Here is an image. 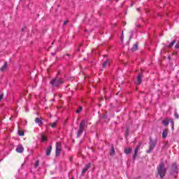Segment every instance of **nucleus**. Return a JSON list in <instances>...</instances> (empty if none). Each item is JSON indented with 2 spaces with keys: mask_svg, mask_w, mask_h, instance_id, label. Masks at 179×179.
Segmentation results:
<instances>
[{
  "mask_svg": "<svg viewBox=\"0 0 179 179\" xmlns=\"http://www.w3.org/2000/svg\"><path fill=\"white\" fill-rule=\"evenodd\" d=\"M47 141V137L45 136H42V142Z\"/></svg>",
  "mask_w": 179,
  "mask_h": 179,
  "instance_id": "nucleus-24",
  "label": "nucleus"
},
{
  "mask_svg": "<svg viewBox=\"0 0 179 179\" xmlns=\"http://www.w3.org/2000/svg\"><path fill=\"white\" fill-rule=\"evenodd\" d=\"M141 144H138L136 149H134V154L133 155V161L136 160V157H137V152H138V150L140 149Z\"/></svg>",
  "mask_w": 179,
  "mask_h": 179,
  "instance_id": "nucleus-9",
  "label": "nucleus"
},
{
  "mask_svg": "<svg viewBox=\"0 0 179 179\" xmlns=\"http://www.w3.org/2000/svg\"><path fill=\"white\" fill-rule=\"evenodd\" d=\"M176 171H177V164H173L170 168V176H173V173Z\"/></svg>",
  "mask_w": 179,
  "mask_h": 179,
  "instance_id": "nucleus-7",
  "label": "nucleus"
},
{
  "mask_svg": "<svg viewBox=\"0 0 179 179\" xmlns=\"http://www.w3.org/2000/svg\"><path fill=\"white\" fill-rule=\"evenodd\" d=\"M64 83V80L62 78H58L57 77H55V78H52L50 81V85H51L52 87H58L61 86Z\"/></svg>",
  "mask_w": 179,
  "mask_h": 179,
  "instance_id": "nucleus-2",
  "label": "nucleus"
},
{
  "mask_svg": "<svg viewBox=\"0 0 179 179\" xmlns=\"http://www.w3.org/2000/svg\"><path fill=\"white\" fill-rule=\"evenodd\" d=\"M155 147L156 141H153L152 138H150V143H148V150L146 151V153L150 154Z\"/></svg>",
  "mask_w": 179,
  "mask_h": 179,
  "instance_id": "nucleus-3",
  "label": "nucleus"
},
{
  "mask_svg": "<svg viewBox=\"0 0 179 179\" xmlns=\"http://www.w3.org/2000/svg\"><path fill=\"white\" fill-rule=\"evenodd\" d=\"M110 66V60L109 59L106 60V62H104L103 63V69H106L107 66Z\"/></svg>",
  "mask_w": 179,
  "mask_h": 179,
  "instance_id": "nucleus-12",
  "label": "nucleus"
},
{
  "mask_svg": "<svg viewBox=\"0 0 179 179\" xmlns=\"http://www.w3.org/2000/svg\"><path fill=\"white\" fill-rule=\"evenodd\" d=\"M50 126L51 127V128L54 129L57 127V122H54L50 124Z\"/></svg>",
  "mask_w": 179,
  "mask_h": 179,
  "instance_id": "nucleus-19",
  "label": "nucleus"
},
{
  "mask_svg": "<svg viewBox=\"0 0 179 179\" xmlns=\"http://www.w3.org/2000/svg\"><path fill=\"white\" fill-rule=\"evenodd\" d=\"M61 154V143L58 142L55 145V157L59 156Z\"/></svg>",
  "mask_w": 179,
  "mask_h": 179,
  "instance_id": "nucleus-6",
  "label": "nucleus"
},
{
  "mask_svg": "<svg viewBox=\"0 0 179 179\" xmlns=\"http://www.w3.org/2000/svg\"><path fill=\"white\" fill-rule=\"evenodd\" d=\"M52 150V146L50 145L48 148H47V156H50L51 155V150Z\"/></svg>",
  "mask_w": 179,
  "mask_h": 179,
  "instance_id": "nucleus-16",
  "label": "nucleus"
},
{
  "mask_svg": "<svg viewBox=\"0 0 179 179\" xmlns=\"http://www.w3.org/2000/svg\"><path fill=\"white\" fill-rule=\"evenodd\" d=\"M8 66V64L6 63V62H5L3 63V66H2L0 69V71L1 72H3L5 70H6V66Z\"/></svg>",
  "mask_w": 179,
  "mask_h": 179,
  "instance_id": "nucleus-15",
  "label": "nucleus"
},
{
  "mask_svg": "<svg viewBox=\"0 0 179 179\" xmlns=\"http://www.w3.org/2000/svg\"><path fill=\"white\" fill-rule=\"evenodd\" d=\"M138 50L137 44H134L133 45V48H131V51L134 52Z\"/></svg>",
  "mask_w": 179,
  "mask_h": 179,
  "instance_id": "nucleus-21",
  "label": "nucleus"
},
{
  "mask_svg": "<svg viewBox=\"0 0 179 179\" xmlns=\"http://www.w3.org/2000/svg\"><path fill=\"white\" fill-rule=\"evenodd\" d=\"M39 164V162L36 161L35 162V168L38 167V165Z\"/></svg>",
  "mask_w": 179,
  "mask_h": 179,
  "instance_id": "nucleus-27",
  "label": "nucleus"
},
{
  "mask_svg": "<svg viewBox=\"0 0 179 179\" xmlns=\"http://www.w3.org/2000/svg\"><path fill=\"white\" fill-rule=\"evenodd\" d=\"M174 117H176V119H179V114H177V113H175Z\"/></svg>",
  "mask_w": 179,
  "mask_h": 179,
  "instance_id": "nucleus-25",
  "label": "nucleus"
},
{
  "mask_svg": "<svg viewBox=\"0 0 179 179\" xmlns=\"http://www.w3.org/2000/svg\"><path fill=\"white\" fill-rule=\"evenodd\" d=\"M82 110H83V107L80 106V107H78V108H77V110H76V113H81Z\"/></svg>",
  "mask_w": 179,
  "mask_h": 179,
  "instance_id": "nucleus-22",
  "label": "nucleus"
},
{
  "mask_svg": "<svg viewBox=\"0 0 179 179\" xmlns=\"http://www.w3.org/2000/svg\"><path fill=\"white\" fill-rule=\"evenodd\" d=\"M71 179H74V178H71Z\"/></svg>",
  "mask_w": 179,
  "mask_h": 179,
  "instance_id": "nucleus-33",
  "label": "nucleus"
},
{
  "mask_svg": "<svg viewBox=\"0 0 179 179\" xmlns=\"http://www.w3.org/2000/svg\"><path fill=\"white\" fill-rule=\"evenodd\" d=\"M85 128V120L81 121L80 123V128L78 129V131H77V138H80L83 132L84 131V129Z\"/></svg>",
  "mask_w": 179,
  "mask_h": 179,
  "instance_id": "nucleus-4",
  "label": "nucleus"
},
{
  "mask_svg": "<svg viewBox=\"0 0 179 179\" xmlns=\"http://www.w3.org/2000/svg\"><path fill=\"white\" fill-rule=\"evenodd\" d=\"M35 123L38 124V125H41V124H43V121H41V119H39L38 117H36Z\"/></svg>",
  "mask_w": 179,
  "mask_h": 179,
  "instance_id": "nucleus-17",
  "label": "nucleus"
},
{
  "mask_svg": "<svg viewBox=\"0 0 179 179\" xmlns=\"http://www.w3.org/2000/svg\"><path fill=\"white\" fill-rule=\"evenodd\" d=\"M169 123L171 124V129H173L174 122H173V120L166 117V119H164V120H163V121H162V124H163V125H164V126L169 125Z\"/></svg>",
  "mask_w": 179,
  "mask_h": 179,
  "instance_id": "nucleus-5",
  "label": "nucleus"
},
{
  "mask_svg": "<svg viewBox=\"0 0 179 179\" xmlns=\"http://www.w3.org/2000/svg\"><path fill=\"white\" fill-rule=\"evenodd\" d=\"M174 48L179 49V41L176 43V45L174 46Z\"/></svg>",
  "mask_w": 179,
  "mask_h": 179,
  "instance_id": "nucleus-26",
  "label": "nucleus"
},
{
  "mask_svg": "<svg viewBox=\"0 0 179 179\" xmlns=\"http://www.w3.org/2000/svg\"><path fill=\"white\" fill-rule=\"evenodd\" d=\"M15 151H17L18 153H22V152H24V147L20 145L18 147H17V150H15Z\"/></svg>",
  "mask_w": 179,
  "mask_h": 179,
  "instance_id": "nucleus-11",
  "label": "nucleus"
},
{
  "mask_svg": "<svg viewBox=\"0 0 179 179\" xmlns=\"http://www.w3.org/2000/svg\"><path fill=\"white\" fill-rule=\"evenodd\" d=\"M176 43V40H173V41H171V43H170V44H169V48H171V47H173V45H174V44Z\"/></svg>",
  "mask_w": 179,
  "mask_h": 179,
  "instance_id": "nucleus-20",
  "label": "nucleus"
},
{
  "mask_svg": "<svg viewBox=\"0 0 179 179\" xmlns=\"http://www.w3.org/2000/svg\"><path fill=\"white\" fill-rule=\"evenodd\" d=\"M66 24H68V20H65V21L64 22L63 25L65 26Z\"/></svg>",
  "mask_w": 179,
  "mask_h": 179,
  "instance_id": "nucleus-29",
  "label": "nucleus"
},
{
  "mask_svg": "<svg viewBox=\"0 0 179 179\" xmlns=\"http://www.w3.org/2000/svg\"><path fill=\"white\" fill-rule=\"evenodd\" d=\"M18 135L20 136H24V130H21V129H18Z\"/></svg>",
  "mask_w": 179,
  "mask_h": 179,
  "instance_id": "nucleus-18",
  "label": "nucleus"
},
{
  "mask_svg": "<svg viewBox=\"0 0 179 179\" xmlns=\"http://www.w3.org/2000/svg\"><path fill=\"white\" fill-rule=\"evenodd\" d=\"M166 169L164 168V162H162L160 164L157 166V175L160 176V178H164L166 176Z\"/></svg>",
  "mask_w": 179,
  "mask_h": 179,
  "instance_id": "nucleus-1",
  "label": "nucleus"
},
{
  "mask_svg": "<svg viewBox=\"0 0 179 179\" xmlns=\"http://www.w3.org/2000/svg\"><path fill=\"white\" fill-rule=\"evenodd\" d=\"M52 55H55V53H52Z\"/></svg>",
  "mask_w": 179,
  "mask_h": 179,
  "instance_id": "nucleus-32",
  "label": "nucleus"
},
{
  "mask_svg": "<svg viewBox=\"0 0 179 179\" xmlns=\"http://www.w3.org/2000/svg\"><path fill=\"white\" fill-rule=\"evenodd\" d=\"M143 78V74L140 73L137 76V81H136V84L137 85H140V84L141 83V78Z\"/></svg>",
  "mask_w": 179,
  "mask_h": 179,
  "instance_id": "nucleus-10",
  "label": "nucleus"
},
{
  "mask_svg": "<svg viewBox=\"0 0 179 179\" xmlns=\"http://www.w3.org/2000/svg\"><path fill=\"white\" fill-rule=\"evenodd\" d=\"M168 131L169 130L167 129H164V130H163V133L162 134L163 138H167Z\"/></svg>",
  "mask_w": 179,
  "mask_h": 179,
  "instance_id": "nucleus-13",
  "label": "nucleus"
},
{
  "mask_svg": "<svg viewBox=\"0 0 179 179\" xmlns=\"http://www.w3.org/2000/svg\"><path fill=\"white\" fill-rule=\"evenodd\" d=\"M70 161H72V159H70Z\"/></svg>",
  "mask_w": 179,
  "mask_h": 179,
  "instance_id": "nucleus-31",
  "label": "nucleus"
},
{
  "mask_svg": "<svg viewBox=\"0 0 179 179\" xmlns=\"http://www.w3.org/2000/svg\"><path fill=\"white\" fill-rule=\"evenodd\" d=\"M131 151H132L131 148H124V154H126V155H129L130 153H131Z\"/></svg>",
  "mask_w": 179,
  "mask_h": 179,
  "instance_id": "nucleus-14",
  "label": "nucleus"
},
{
  "mask_svg": "<svg viewBox=\"0 0 179 179\" xmlns=\"http://www.w3.org/2000/svg\"><path fill=\"white\" fill-rule=\"evenodd\" d=\"M3 98V94H1V95H0V101H1Z\"/></svg>",
  "mask_w": 179,
  "mask_h": 179,
  "instance_id": "nucleus-28",
  "label": "nucleus"
},
{
  "mask_svg": "<svg viewBox=\"0 0 179 179\" xmlns=\"http://www.w3.org/2000/svg\"><path fill=\"white\" fill-rule=\"evenodd\" d=\"M66 57H69V54H66Z\"/></svg>",
  "mask_w": 179,
  "mask_h": 179,
  "instance_id": "nucleus-30",
  "label": "nucleus"
},
{
  "mask_svg": "<svg viewBox=\"0 0 179 179\" xmlns=\"http://www.w3.org/2000/svg\"><path fill=\"white\" fill-rule=\"evenodd\" d=\"M90 167H91L90 163H88L87 165H85V167H84L83 169V171H81V175H84Z\"/></svg>",
  "mask_w": 179,
  "mask_h": 179,
  "instance_id": "nucleus-8",
  "label": "nucleus"
},
{
  "mask_svg": "<svg viewBox=\"0 0 179 179\" xmlns=\"http://www.w3.org/2000/svg\"><path fill=\"white\" fill-rule=\"evenodd\" d=\"M114 147H111V151H110V155H114Z\"/></svg>",
  "mask_w": 179,
  "mask_h": 179,
  "instance_id": "nucleus-23",
  "label": "nucleus"
}]
</instances>
